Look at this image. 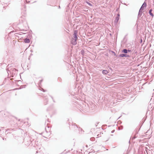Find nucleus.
<instances>
[{"label": "nucleus", "mask_w": 154, "mask_h": 154, "mask_svg": "<svg viewBox=\"0 0 154 154\" xmlns=\"http://www.w3.org/2000/svg\"><path fill=\"white\" fill-rule=\"evenodd\" d=\"M77 31L75 30L74 32L73 37L71 40V43L73 45H75L77 44Z\"/></svg>", "instance_id": "f257e3e1"}, {"label": "nucleus", "mask_w": 154, "mask_h": 154, "mask_svg": "<svg viewBox=\"0 0 154 154\" xmlns=\"http://www.w3.org/2000/svg\"><path fill=\"white\" fill-rule=\"evenodd\" d=\"M8 72H9L11 74L12 76H14L15 74L17 73V71L14 68H13L10 70L9 69L7 70Z\"/></svg>", "instance_id": "f03ea898"}, {"label": "nucleus", "mask_w": 154, "mask_h": 154, "mask_svg": "<svg viewBox=\"0 0 154 154\" xmlns=\"http://www.w3.org/2000/svg\"><path fill=\"white\" fill-rule=\"evenodd\" d=\"M119 57H130V56L129 55L126 54H120L119 55Z\"/></svg>", "instance_id": "7ed1b4c3"}, {"label": "nucleus", "mask_w": 154, "mask_h": 154, "mask_svg": "<svg viewBox=\"0 0 154 154\" xmlns=\"http://www.w3.org/2000/svg\"><path fill=\"white\" fill-rule=\"evenodd\" d=\"M146 6L147 4L146 3L144 2L141 6L140 10L141 11L144 8H146Z\"/></svg>", "instance_id": "20e7f679"}, {"label": "nucleus", "mask_w": 154, "mask_h": 154, "mask_svg": "<svg viewBox=\"0 0 154 154\" xmlns=\"http://www.w3.org/2000/svg\"><path fill=\"white\" fill-rule=\"evenodd\" d=\"M72 126V128H73L75 130H77V129H78L79 128L75 123L73 124Z\"/></svg>", "instance_id": "39448f33"}, {"label": "nucleus", "mask_w": 154, "mask_h": 154, "mask_svg": "<svg viewBox=\"0 0 154 154\" xmlns=\"http://www.w3.org/2000/svg\"><path fill=\"white\" fill-rule=\"evenodd\" d=\"M48 102V99L47 98H45L44 100V104L45 105H46L47 104Z\"/></svg>", "instance_id": "423d86ee"}, {"label": "nucleus", "mask_w": 154, "mask_h": 154, "mask_svg": "<svg viewBox=\"0 0 154 154\" xmlns=\"http://www.w3.org/2000/svg\"><path fill=\"white\" fill-rule=\"evenodd\" d=\"M152 9H150L149 10V14L151 17H153L154 16V15H153V14H152Z\"/></svg>", "instance_id": "0eeeda50"}, {"label": "nucleus", "mask_w": 154, "mask_h": 154, "mask_svg": "<svg viewBox=\"0 0 154 154\" xmlns=\"http://www.w3.org/2000/svg\"><path fill=\"white\" fill-rule=\"evenodd\" d=\"M142 11L139 10V12L138 13V17L139 18V17H140L142 15Z\"/></svg>", "instance_id": "6e6552de"}, {"label": "nucleus", "mask_w": 154, "mask_h": 154, "mask_svg": "<svg viewBox=\"0 0 154 154\" xmlns=\"http://www.w3.org/2000/svg\"><path fill=\"white\" fill-rule=\"evenodd\" d=\"M24 42L25 43H29L30 40L29 38H26L24 39Z\"/></svg>", "instance_id": "1a4fd4ad"}, {"label": "nucleus", "mask_w": 154, "mask_h": 154, "mask_svg": "<svg viewBox=\"0 0 154 154\" xmlns=\"http://www.w3.org/2000/svg\"><path fill=\"white\" fill-rule=\"evenodd\" d=\"M119 17H116V19L115 21V23L116 24H117L118 22V21L119 20Z\"/></svg>", "instance_id": "9d476101"}, {"label": "nucleus", "mask_w": 154, "mask_h": 154, "mask_svg": "<svg viewBox=\"0 0 154 154\" xmlns=\"http://www.w3.org/2000/svg\"><path fill=\"white\" fill-rule=\"evenodd\" d=\"M122 52L125 54H127L128 53L127 49H124L122 51Z\"/></svg>", "instance_id": "9b49d317"}, {"label": "nucleus", "mask_w": 154, "mask_h": 154, "mask_svg": "<svg viewBox=\"0 0 154 154\" xmlns=\"http://www.w3.org/2000/svg\"><path fill=\"white\" fill-rule=\"evenodd\" d=\"M108 73V71L106 70H104L102 71V73L104 74H106Z\"/></svg>", "instance_id": "f8f14e48"}, {"label": "nucleus", "mask_w": 154, "mask_h": 154, "mask_svg": "<svg viewBox=\"0 0 154 154\" xmlns=\"http://www.w3.org/2000/svg\"><path fill=\"white\" fill-rule=\"evenodd\" d=\"M78 130L79 131V132L81 134L82 133V131L84 132V131H83L82 129L79 127L78 128Z\"/></svg>", "instance_id": "ddd939ff"}, {"label": "nucleus", "mask_w": 154, "mask_h": 154, "mask_svg": "<svg viewBox=\"0 0 154 154\" xmlns=\"http://www.w3.org/2000/svg\"><path fill=\"white\" fill-rule=\"evenodd\" d=\"M8 131H12V129H7L6 131H5V133L7 134L8 133H10L11 132H8Z\"/></svg>", "instance_id": "4468645a"}, {"label": "nucleus", "mask_w": 154, "mask_h": 154, "mask_svg": "<svg viewBox=\"0 0 154 154\" xmlns=\"http://www.w3.org/2000/svg\"><path fill=\"white\" fill-rule=\"evenodd\" d=\"M86 3L89 6H92V5L91 4V3L89 2H86Z\"/></svg>", "instance_id": "2eb2a0df"}, {"label": "nucleus", "mask_w": 154, "mask_h": 154, "mask_svg": "<svg viewBox=\"0 0 154 154\" xmlns=\"http://www.w3.org/2000/svg\"><path fill=\"white\" fill-rule=\"evenodd\" d=\"M42 81H43V80L42 79L40 81V82H39V86L41 85V82Z\"/></svg>", "instance_id": "dca6fc26"}, {"label": "nucleus", "mask_w": 154, "mask_h": 154, "mask_svg": "<svg viewBox=\"0 0 154 154\" xmlns=\"http://www.w3.org/2000/svg\"><path fill=\"white\" fill-rule=\"evenodd\" d=\"M41 90L42 91H43V92H45V91H46L44 90L43 88H41Z\"/></svg>", "instance_id": "f3484780"}, {"label": "nucleus", "mask_w": 154, "mask_h": 154, "mask_svg": "<svg viewBox=\"0 0 154 154\" xmlns=\"http://www.w3.org/2000/svg\"><path fill=\"white\" fill-rule=\"evenodd\" d=\"M120 15L119 14H118L116 16V17H118L119 18Z\"/></svg>", "instance_id": "a211bd4d"}, {"label": "nucleus", "mask_w": 154, "mask_h": 154, "mask_svg": "<svg viewBox=\"0 0 154 154\" xmlns=\"http://www.w3.org/2000/svg\"><path fill=\"white\" fill-rule=\"evenodd\" d=\"M127 51H128V52H130L131 51V50H129V49L127 50Z\"/></svg>", "instance_id": "6ab92c4d"}, {"label": "nucleus", "mask_w": 154, "mask_h": 154, "mask_svg": "<svg viewBox=\"0 0 154 154\" xmlns=\"http://www.w3.org/2000/svg\"><path fill=\"white\" fill-rule=\"evenodd\" d=\"M136 137H136V136H135L134 137H133V139H135V138H136Z\"/></svg>", "instance_id": "aec40b11"}, {"label": "nucleus", "mask_w": 154, "mask_h": 154, "mask_svg": "<svg viewBox=\"0 0 154 154\" xmlns=\"http://www.w3.org/2000/svg\"><path fill=\"white\" fill-rule=\"evenodd\" d=\"M115 131V130H113L112 131H111V133H113Z\"/></svg>", "instance_id": "412c9836"}, {"label": "nucleus", "mask_w": 154, "mask_h": 154, "mask_svg": "<svg viewBox=\"0 0 154 154\" xmlns=\"http://www.w3.org/2000/svg\"><path fill=\"white\" fill-rule=\"evenodd\" d=\"M51 98H52V99H53V101H54V102H55L54 101V100H53V97H52V96H51Z\"/></svg>", "instance_id": "4be33fe9"}, {"label": "nucleus", "mask_w": 154, "mask_h": 154, "mask_svg": "<svg viewBox=\"0 0 154 154\" xmlns=\"http://www.w3.org/2000/svg\"><path fill=\"white\" fill-rule=\"evenodd\" d=\"M3 140H6V139L4 138H3Z\"/></svg>", "instance_id": "5701e85b"}, {"label": "nucleus", "mask_w": 154, "mask_h": 154, "mask_svg": "<svg viewBox=\"0 0 154 154\" xmlns=\"http://www.w3.org/2000/svg\"><path fill=\"white\" fill-rule=\"evenodd\" d=\"M140 42H142V39H141Z\"/></svg>", "instance_id": "b1692460"}, {"label": "nucleus", "mask_w": 154, "mask_h": 154, "mask_svg": "<svg viewBox=\"0 0 154 154\" xmlns=\"http://www.w3.org/2000/svg\"><path fill=\"white\" fill-rule=\"evenodd\" d=\"M112 52L113 53H115V52H114V51H112Z\"/></svg>", "instance_id": "393cba45"}, {"label": "nucleus", "mask_w": 154, "mask_h": 154, "mask_svg": "<svg viewBox=\"0 0 154 154\" xmlns=\"http://www.w3.org/2000/svg\"><path fill=\"white\" fill-rule=\"evenodd\" d=\"M63 153V152H62V153H61V154H62V153Z\"/></svg>", "instance_id": "a878e982"}]
</instances>
